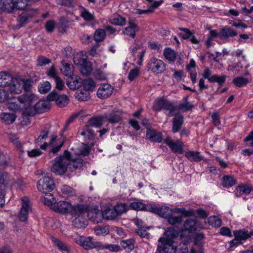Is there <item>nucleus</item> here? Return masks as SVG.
Listing matches in <instances>:
<instances>
[{
	"label": "nucleus",
	"mask_w": 253,
	"mask_h": 253,
	"mask_svg": "<svg viewBox=\"0 0 253 253\" xmlns=\"http://www.w3.org/2000/svg\"><path fill=\"white\" fill-rule=\"evenodd\" d=\"M179 229L174 227L168 228L165 232L166 238L161 237L159 240L158 251L160 253H178L177 247L174 246L173 239L177 237Z\"/></svg>",
	"instance_id": "nucleus-1"
},
{
	"label": "nucleus",
	"mask_w": 253,
	"mask_h": 253,
	"mask_svg": "<svg viewBox=\"0 0 253 253\" xmlns=\"http://www.w3.org/2000/svg\"><path fill=\"white\" fill-rule=\"evenodd\" d=\"M71 156V153L66 150L64 151V155L55 158L51 168V171L57 174H64L70 164Z\"/></svg>",
	"instance_id": "nucleus-2"
},
{
	"label": "nucleus",
	"mask_w": 253,
	"mask_h": 253,
	"mask_svg": "<svg viewBox=\"0 0 253 253\" xmlns=\"http://www.w3.org/2000/svg\"><path fill=\"white\" fill-rule=\"evenodd\" d=\"M32 86L30 80H25L20 78H13L9 86L10 92L14 94H20L24 89L28 91Z\"/></svg>",
	"instance_id": "nucleus-3"
},
{
	"label": "nucleus",
	"mask_w": 253,
	"mask_h": 253,
	"mask_svg": "<svg viewBox=\"0 0 253 253\" xmlns=\"http://www.w3.org/2000/svg\"><path fill=\"white\" fill-rule=\"evenodd\" d=\"M50 104L46 100H41L37 102L34 107H28L26 109V114L28 116H34L36 113H42L49 109Z\"/></svg>",
	"instance_id": "nucleus-4"
},
{
	"label": "nucleus",
	"mask_w": 253,
	"mask_h": 253,
	"mask_svg": "<svg viewBox=\"0 0 253 253\" xmlns=\"http://www.w3.org/2000/svg\"><path fill=\"white\" fill-rule=\"evenodd\" d=\"M55 187L53 180L49 176H43L37 182V188L39 191L50 192Z\"/></svg>",
	"instance_id": "nucleus-5"
},
{
	"label": "nucleus",
	"mask_w": 253,
	"mask_h": 253,
	"mask_svg": "<svg viewBox=\"0 0 253 253\" xmlns=\"http://www.w3.org/2000/svg\"><path fill=\"white\" fill-rule=\"evenodd\" d=\"M148 67L150 71L156 75L162 74L166 70V65L164 62L155 57L150 59Z\"/></svg>",
	"instance_id": "nucleus-6"
},
{
	"label": "nucleus",
	"mask_w": 253,
	"mask_h": 253,
	"mask_svg": "<svg viewBox=\"0 0 253 253\" xmlns=\"http://www.w3.org/2000/svg\"><path fill=\"white\" fill-rule=\"evenodd\" d=\"M164 142L174 153L182 154L183 152L184 144L182 141H174L170 137H168L164 140Z\"/></svg>",
	"instance_id": "nucleus-7"
},
{
	"label": "nucleus",
	"mask_w": 253,
	"mask_h": 253,
	"mask_svg": "<svg viewBox=\"0 0 253 253\" xmlns=\"http://www.w3.org/2000/svg\"><path fill=\"white\" fill-rule=\"evenodd\" d=\"M150 212L157 214L159 216L167 218L173 212V210L167 206H162L158 207L152 204V206L148 207Z\"/></svg>",
	"instance_id": "nucleus-8"
},
{
	"label": "nucleus",
	"mask_w": 253,
	"mask_h": 253,
	"mask_svg": "<svg viewBox=\"0 0 253 253\" xmlns=\"http://www.w3.org/2000/svg\"><path fill=\"white\" fill-rule=\"evenodd\" d=\"M22 206L19 214V218L21 221H25L28 219L29 212L31 211V204L27 197H23L21 199Z\"/></svg>",
	"instance_id": "nucleus-9"
},
{
	"label": "nucleus",
	"mask_w": 253,
	"mask_h": 253,
	"mask_svg": "<svg viewBox=\"0 0 253 253\" xmlns=\"http://www.w3.org/2000/svg\"><path fill=\"white\" fill-rule=\"evenodd\" d=\"M47 99L49 101H55L56 104L60 107L66 106L69 102V98L67 95H59L54 91L48 95Z\"/></svg>",
	"instance_id": "nucleus-10"
},
{
	"label": "nucleus",
	"mask_w": 253,
	"mask_h": 253,
	"mask_svg": "<svg viewBox=\"0 0 253 253\" xmlns=\"http://www.w3.org/2000/svg\"><path fill=\"white\" fill-rule=\"evenodd\" d=\"M105 120L111 124H116L120 122L122 118V112L120 110H114L107 112L103 115Z\"/></svg>",
	"instance_id": "nucleus-11"
},
{
	"label": "nucleus",
	"mask_w": 253,
	"mask_h": 253,
	"mask_svg": "<svg viewBox=\"0 0 253 253\" xmlns=\"http://www.w3.org/2000/svg\"><path fill=\"white\" fill-rule=\"evenodd\" d=\"M114 87L108 84H104L100 85L97 91V96L101 99L109 97L112 94Z\"/></svg>",
	"instance_id": "nucleus-12"
},
{
	"label": "nucleus",
	"mask_w": 253,
	"mask_h": 253,
	"mask_svg": "<svg viewBox=\"0 0 253 253\" xmlns=\"http://www.w3.org/2000/svg\"><path fill=\"white\" fill-rule=\"evenodd\" d=\"M36 96L32 93H27L19 96V99L21 101V103L26 114V109L28 107H32L31 105L36 100Z\"/></svg>",
	"instance_id": "nucleus-13"
},
{
	"label": "nucleus",
	"mask_w": 253,
	"mask_h": 253,
	"mask_svg": "<svg viewBox=\"0 0 253 253\" xmlns=\"http://www.w3.org/2000/svg\"><path fill=\"white\" fill-rule=\"evenodd\" d=\"M65 140L66 138L64 137H62L61 138L57 139L56 135H52L49 143V144L52 146L51 152L53 154L58 153L63 146Z\"/></svg>",
	"instance_id": "nucleus-14"
},
{
	"label": "nucleus",
	"mask_w": 253,
	"mask_h": 253,
	"mask_svg": "<svg viewBox=\"0 0 253 253\" xmlns=\"http://www.w3.org/2000/svg\"><path fill=\"white\" fill-rule=\"evenodd\" d=\"M37 13L36 9H30L23 12L19 14L17 20L20 24L23 25L28 23L29 20L34 16Z\"/></svg>",
	"instance_id": "nucleus-15"
},
{
	"label": "nucleus",
	"mask_w": 253,
	"mask_h": 253,
	"mask_svg": "<svg viewBox=\"0 0 253 253\" xmlns=\"http://www.w3.org/2000/svg\"><path fill=\"white\" fill-rule=\"evenodd\" d=\"M52 210L61 213H68L72 211V206L69 202L60 201L54 204Z\"/></svg>",
	"instance_id": "nucleus-16"
},
{
	"label": "nucleus",
	"mask_w": 253,
	"mask_h": 253,
	"mask_svg": "<svg viewBox=\"0 0 253 253\" xmlns=\"http://www.w3.org/2000/svg\"><path fill=\"white\" fill-rule=\"evenodd\" d=\"M235 239L231 241V244H237L241 241H245L250 238L251 236L250 232L245 229L234 231Z\"/></svg>",
	"instance_id": "nucleus-17"
},
{
	"label": "nucleus",
	"mask_w": 253,
	"mask_h": 253,
	"mask_svg": "<svg viewBox=\"0 0 253 253\" xmlns=\"http://www.w3.org/2000/svg\"><path fill=\"white\" fill-rule=\"evenodd\" d=\"M87 216L89 220L96 223L101 222L103 219L102 211L96 209H89Z\"/></svg>",
	"instance_id": "nucleus-18"
},
{
	"label": "nucleus",
	"mask_w": 253,
	"mask_h": 253,
	"mask_svg": "<svg viewBox=\"0 0 253 253\" xmlns=\"http://www.w3.org/2000/svg\"><path fill=\"white\" fill-rule=\"evenodd\" d=\"M146 137L151 142L160 143L163 140L162 133L154 129H148L146 133Z\"/></svg>",
	"instance_id": "nucleus-19"
},
{
	"label": "nucleus",
	"mask_w": 253,
	"mask_h": 253,
	"mask_svg": "<svg viewBox=\"0 0 253 253\" xmlns=\"http://www.w3.org/2000/svg\"><path fill=\"white\" fill-rule=\"evenodd\" d=\"M73 25H74L73 20H70L67 17L62 16L59 20L58 28L60 32H66L70 26Z\"/></svg>",
	"instance_id": "nucleus-20"
},
{
	"label": "nucleus",
	"mask_w": 253,
	"mask_h": 253,
	"mask_svg": "<svg viewBox=\"0 0 253 253\" xmlns=\"http://www.w3.org/2000/svg\"><path fill=\"white\" fill-rule=\"evenodd\" d=\"M89 207L86 205H77L72 207V214L73 216H85L87 213L88 215V211Z\"/></svg>",
	"instance_id": "nucleus-21"
},
{
	"label": "nucleus",
	"mask_w": 253,
	"mask_h": 253,
	"mask_svg": "<svg viewBox=\"0 0 253 253\" xmlns=\"http://www.w3.org/2000/svg\"><path fill=\"white\" fill-rule=\"evenodd\" d=\"M174 116L171 131L175 133L180 129L183 124L184 119L183 116L179 113L175 114Z\"/></svg>",
	"instance_id": "nucleus-22"
},
{
	"label": "nucleus",
	"mask_w": 253,
	"mask_h": 253,
	"mask_svg": "<svg viewBox=\"0 0 253 253\" xmlns=\"http://www.w3.org/2000/svg\"><path fill=\"white\" fill-rule=\"evenodd\" d=\"M237 35L236 31L230 27H225L221 29L219 32V38L222 40H228L230 37H233Z\"/></svg>",
	"instance_id": "nucleus-23"
},
{
	"label": "nucleus",
	"mask_w": 253,
	"mask_h": 253,
	"mask_svg": "<svg viewBox=\"0 0 253 253\" xmlns=\"http://www.w3.org/2000/svg\"><path fill=\"white\" fill-rule=\"evenodd\" d=\"M138 30L139 28L137 25L134 22L130 20L128 22V26L125 28L123 33L132 38H134L135 33Z\"/></svg>",
	"instance_id": "nucleus-24"
},
{
	"label": "nucleus",
	"mask_w": 253,
	"mask_h": 253,
	"mask_svg": "<svg viewBox=\"0 0 253 253\" xmlns=\"http://www.w3.org/2000/svg\"><path fill=\"white\" fill-rule=\"evenodd\" d=\"M253 190V187L247 184H241L239 185L235 189L234 194L237 197H240L243 194H249Z\"/></svg>",
	"instance_id": "nucleus-25"
},
{
	"label": "nucleus",
	"mask_w": 253,
	"mask_h": 253,
	"mask_svg": "<svg viewBox=\"0 0 253 253\" xmlns=\"http://www.w3.org/2000/svg\"><path fill=\"white\" fill-rule=\"evenodd\" d=\"M81 135L84 137V140L86 142L93 140L95 136L94 131L88 126L83 127L81 132Z\"/></svg>",
	"instance_id": "nucleus-26"
},
{
	"label": "nucleus",
	"mask_w": 253,
	"mask_h": 253,
	"mask_svg": "<svg viewBox=\"0 0 253 253\" xmlns=\"http://www.w3.org/2000/svg\"><path fill=\"white\" fill-rule=\"evenodd\" d=\"M13 78L10 74L4 72H0V86H9L11 84Z\"/></svg>",
	"instance_id": "nucleus-27"
},
{
	"label": "nucleus",
	"mask_w": 253,
	"mask_h": 253,
	"mask_svg": "<svg viewBox=\"0 0 253 253\" xmlns=\"http://www.w3.org/2000/svg\"><path fill=\"white\" fill-rule=\"evenodd\" d=\"M16 117L14 113H2L0 115V120L5 125H10L14 122Z\"/></svg>",
	"instance_id": "nucleus-28"
},
{
	"label": "nucleus",
	"mask_w": 253,
	"mask_h": 253,
	"mask_svg": "<svg viewBox=\"0 0 253 253\" xmlns=\"http://www.w3.org/2000/svg\"><path fill=\"white\" fill-rule=\"evenodd\" d=\"M44 195L43 196L42 199V202L44 205L49 207L52 209L54 204H56V200L53 194L50 193V192H43Z\"/></svg>",
	"instance_id": "nucleus-29"
},
{
	"label": "nucleus",
	"mask_w": 253,
	"mask_h": 253,
	"mask_svg": "<svg viewBox=\"0 0 253 253\" xmlns=\"http://www.w3.org/2000/svg\"><path fill=\"white\" fill-rule=\"evenodd\" d=\"M152 204L145 205L141 202H134L129 205V209L136 211H150L148 207L150 208Z\"/></svg>",
	"instance_id": "nucleus-30"
},
{
	"label": "nucleus",
	"mask_w": 253,
	"mask_h": 253,
	"mask_svg": "<svg viewBox=\"0 0 253 253\" xmlns=\"http://www.w3.org/2000/svg\"><path fill=\"white\" fill-rule=\"evenodd\" d=\"M185 156L191 162H198L203 159V157L198 151H188L185 152Z\"/></svg>",
	"instance_id": "nucleus-31"
},
{
	"label": "nucleus",
	"mask_w": 253,
	"mask_h": 253,
	"mask_svg": "<svg viewBox=\"0 0 253 253\" xmlns=\"http://www.w3.org/2000/svg\"><path fill=\"white\" fill-rule=\"evenodd\" d=\"M0 11L11 12L14 10L13 0H0Z\"/></svg>",
	"instance_id": "nucleus-32"
},
{
	"label": "nucleus",
	"mask_w": 253,
	"mask_h": 253,
	"mask_svg": "<svg viewBox=\"0 0 253 253\" xmlns=\"http://www.w3.org/2000/svg\"><path fill=\"white\" fill-rule=\"evenodd\" d=\"M61 64L62 65V67L60 69L61 73L66 76H71L74 72L73 65L64 61H62Z\"/></svg>",
	"instance_id": "nucleus-33"
},
{
	"label": "nucleus",
	"mask_w": 253,
	"mask_h": 253,
	"mask_svg": "<svg viewBox=\"0 0 253 253\" xmlns=\"http://www.w3.org/2000/svg\"><path fill=\"white\" fill-rule=\"evenodd\" d=\"M236 183V179L233 176L226 175L222 177L221 179V184L225 188L231 187Z\"/></svg>",
	"instance_id": "nucleus-34"
},
{
	"label": "nucleus",
	"mask_w": 253,
	"mask_h": 253,
	"mask_svg": "<svg viewBox=\"0 0 253 253\" xmlns=\"http://www.w3.org/2000/svg\"><path fill=\"white\" fill-rule=\"evenodd\" d=\"M8 105V108L12 110L17 111L20 109H24L21 101L19 99V96L10 99Z\"/></svg>",
	"instance_id": "nucleus-35"
},
{
	"label": "nucleus",
	"mask_w": 253,
	"mask_h": 253,
	"mask_svg": "<svg viewBox=\"0 0 253 253\" xmlns=\"http://www.w3.org/2000/svg\"><path fill=\"white\" fill-rule=\"evenodd\" d=\"M135 240L133 239L123 240L121 242V246L127 253L130 252L134 248Z\"/></svg>",
	"instance_id": "nucleus-36"
},
{
	"label": "nucleus",
	"mask_w": 253,
	"mask_h": 253,
	"mask_svg": "<svg viewBox=\"0 0 253 253\" xmlns=\"http://www.w3.org/2000/svg\"><path fill=\"white\" fill-rule=\"evenodd\" d=\"M75 219L73 221V225L78 228L84 227L87 224L85 216H74Z\"/></svg>",
	"instance_id": "nucleus-37"
},
{
	"label": "nucleus",
	"mask_w": 253,
	"mask_h": 253,
	"mask_svg": "<svg viewBox=\"0 0 253 253\" xmlns=\"http://www.w3.org/2000/svg\"><path fill=\"white\" fill-rule=\"evenodd\" d=\"M105 121L103 115L102 116H96L90 118L88 120L89 126L96 127H101Z\"/></svg>",
	"instance_id": "nucleus-38"
},
{
	"label": "nucleus",
	"mask_w": 253,
	"mask_h": 253,
	"mask_svg": "<svg viewBox=\"0 0 253 253\" xmlns=\"http://www.w3.org/2000/svg\"><path fill=\"white\" fill-rule=\"evenodd\" d=\"M110 21L113 25L123 26L125 24L126 20L125 18L122 17L117 13H115L111 17Z\"/></svg>",
	"instance_id": "nucleus-39"
},
{
	"label": "nucleus",
	"mask_w": 253,
	"mask_h": 253,
	"mask_svg": "<svg viewBox=\"0 0 253 253\" xmlns=\"http://www.w3.org/2000/svg\"><path fill=\"white\" fill-rule=\"evenodd\" d=\"M103 212V218L107 220H113L115 219L117 216V213L114 208L113 209H107Z\"/></svg>",
	"instance_id": "nucleus-40"
},
{
	"label": "nucleus",
	"mask_w": 253,
	"mask_h": 253,
	"mask_svg": "<svg viewBox=\"0 0 253 253\" xmlns=\"http://www.w3.org/2000/svg\"><path fill=\"white\" fill-rule=\"evenodd\" d=\"M193 107V104L188 101L187 97H184L182 100V102L178 106V110L182 112H187L191 110Z\"/></svg>",
	"instance_id": "nucleus-41"
},
{
	"label": "nucleus",
	"mask_w": 253,
	"mask_h": 253,
	"mask_svg": "<svg viewBox=\"0 0 253 253\" xmlns=\"http://www.w3.org/2000/svg\"><path fill=\"white\" fill-rule=\"evenodd\" d=\"M8 138L10 141L16 146L21 153H24V150L22 148V144L21 143L17 135L13 133H10L8 134Z\"/></svg>",
	"instance_id": "nucleus-42"
},
{
	"label": "nucleus",
	"mask_w": 253,
	"mask_h": 253,
	"mask_svg": "<svg viewBox=\"0 0 253 253\" xmlns=\"http://www.w3.org/2000/svg\"><path fill=\"white\" fill-rule=\"evenodd\" d=\"M232 82L236 86L242 87L246 86L249 83V80L244 77L239 76L234 78Z\"/></svg>",
	"instance_id": "nucleus-43"
},
{
	"label": "nucleus",
	"mask_w": 253,
	"mask_h": 253,
	"mask_svg": "<svg viewBox=\"0 0 253 253\" xmlns=\"http://www.w3.org/2000/svg\"><path fill=\"white\" fill-rule=\"evenodd\" d=\"M97 243L92 241V238L90 237H84L83 247L85 250H89L98 247Z\"/></svg>",
	"instance_id": "nucleus-44"
},
{
	"label": "nucleus",
	"mask_w": 253,
	"mask_h": 253,
	"mask_svg": "<svg viewBox=\"0 0 253 253\" xmlns=\"http://www.w3.org/2000/svg\"><path fill=\"white\" fill-rule=\"evenodd\" d=\"M92 71V64L88 61H84L81 67L82 74L85 76L89 75Z\"/></svg>",
	"instance_id": "nucleus-45"
},
{
	"label": "nucleus",
	"mask_w": 253,
	"mask_h": 253,
	"mask_svg": "<svg viewBox=\"0 0 253 253\" xmlns=\"http://www.w3.org/2000/svg\"><path fill=\"white\" fill-rule=\"evenodd\" d=\"M82 82L80 78H71L67 82V84L71 89L79 88L81 86Z\"/></svg>",
	"instance_id": "nucleus-46"
},
{
	"label": "nucleus",
	"mask_w": 253,
	"mask_h": 253,
	"mask_svg": "<svg viewBox=\"0 0 253 253\" xmlns=\"http://www.w3.org/2000/svg\"><path fill=\"white\" fill-rule=\"evenodd\" d=\"M80 15L86 21L91 22L95 20L94 12H90L84 8H83Z\"/></svg>",
	"instance_id": "nucleus-47"
},
{
	"label": "nucleus",
	"mask_w": 253,
	"mask_h": 253,
	"mask_svg": "<svg viewBox=\"0 0 253 253\" xmlns=\"http://www.w3.org/2000/svg\"><path fill=\"white\" fill-rule=\"evenodd\" d=\"M51 239L59 250L68 253L69 252V247L64 242L52 236L51 237Z\"/></svg>",
	"instance_id": "nucleus-48"
},
{
	"label": "nucleus",
	"mask_w": 253,
	"mask_h": 253,
	"mask_svg": "<svg viewBox=\"0 0 253 253\" xmlns=\"http://www.w3.org/2000/svg\"><path fill=\"white\" fill-rule=\"evenodd\" d=\"M114 209L118 216L126 212L129 209V207L126 203H119L114 207Z\"/></svg>",
	"instance_id": "nucleus-49"
},
{
	"label": "nucleus",
	"mask_w": 253,
	"mask_h": 253,
	"mask_svg": "<svg viewBox=\"0 0 253 253\" xmlns=\"http://www.w3.org/2000/svg\"><path fill=\"white\" fill-rule=\"evenodd\" d=\"M163 54L165 57L169 61H174L176 57L175 52L170 48L165 49Z\"/></svg>",
	"instance_id": "nucleus-50"
},
{
	"label": "nucleus",
	"mask_w": 253,
	"mask_h": 253,
	"mask_svg": "<svg viewBox=\"0 0 253 253\" xmlns=\"http://www.w3.org/2000/svg\"><path fill=\"white\" fill-rule=\"evenodd\" d=\"M75 97L79 101H85L89 98V93L87 90H80L76 93Z\"/></svg>",
	"instance_id": "nucleus-51"
},
{
	"label": "nucleus",
	"mask_w": 253,
	"mask_h": 253,
	"mask_svg": "<svg viewBox=\"0 0 253 253\" xmlns=\"http://www.w3.org/2000/svg\"><path fill=\"white\" fill-rule=\"evenodd\" d=\"M167 219H168V222L172 225H178L180 224L182 221V216L181 215L174 216L172 214Z\"/></svg>",
	"instance_id": "nucleus-52"
},
{
	"label": "nucleus",
	"mask_w": 253,
	"mask_h": 253,
	"mask_svg": "<svg viewBox=\"0 0 253 253\" xmlns=\"http://www.w3.org/2000/svg\"><path fill=\"white\" fill-rule=\"evenodd\" d=\"M14 8L19 10L24 9L30 2L29 0H13Z\"/></svg>",
	"instance_id": "nucleus-53"
},
{
	"label": "nucleus",
	"mask_w": 253,
	"mask_h": 253,
	"mask_svg": "<svg viewBox=\"0 0 253 253\" xmlns=\"http://www.w3.org/2000/svg\"><path fill=\"white\" fill-rule=\"evenodd\" d=\"M243 66L240 61H238L235 64L229 65L227 68L228 71H231L235 75L238 74L242 71Z\"/></svg>",
	"instance_id": "nucleus-54"
},
{
	"label": "nucleus",
	"mask_w": 253,
	"mask_h": 253,
	"mask_svg": "<svg viewBox=\"0 0 253 253\" xmlns=\"http://www.w3.org/2000/svg\"><path fill=\"white\" fill-rule=\"evenodd\" d=\"M208 223L214 227H219L221 225V220L217 216H211L208 218Z\"/></svg>",
	"instance_id": "nucleus-55"
},
{
	"label": "nucleus",
	"mask_w": 253,
	"mask_h": 253,
	"mask_svg": "<svg viewBox=\"0 0 253 253\" xmlns=\"http://www.w3.org/2000/svg\"><path fill=\"white\" fill-rule=\"evenodd\" d=\"M83 84L85 90H92L95 87V83L91 79H86L83 81Z\"/></svg>",
	"instance_id": "nucleus-56"
},
{
	"label": "nucleus",
	"mask_w": 253,
	"mask_h": 253,
	"mask_svg": "<svg viewBox=\"0 0 253 253\" xmlns=\"http://www.w3.org/2000/svg\"><path fill=\"white\" fill-rule=\"evenodd\" d=\"M196 222L194 219L187 220L184 223L183 226L185 230L189 231H193L196 230Z\"/></svg>",
	"instance_id": "nucleus-57"
},
{
	"label": "nucleus",
	"mask_w": 253,
	"mask_h": 253,
	"mask_svg": "<svg viewBox=\"0 0 253 253\" xmlns=\"http://www.w3.org/2000/svg\"><path fill=\"white\" fill-rule=\"evenodd\" d=\"M163 109L167 111H169L168 114H167V115L169 116H173L175 115L174 114V112L176 110V108L172 103L167 100Z\"/></svg>",
	"instance_id": "nucleus-58"
},
{
	"label": "nucleus",
	"mask_w": 253,
	"mask_h": 253,
	"mask_svg": "<svg viewBox=\"0 0 253 253\" xmlns=\"http://www.w3.org/2000/svg\"><path fill=\"white\" fill-rule=\"evenodd\" d=\"M105 36L106 33L105 31L103 29H98L95 31L94 34V39L97 42H101L105 38Z\"/></svg>",
	"instance_id": "nucleus-59"
},
{
	"label": "nucleus",
	"mask_w": 253,
	"mask_h": 253,
	"mask_svg": "<svg viewBox=\"0 0 253 253\" xmlns=\"http://www.w3.org/2000/svg\"><path fill=\"white\" fill-rule=\"evenodd\" d=\"M51 88V85L49 82L45 81L41 83L39 86V91L41 93H47Z\"/></svg>",
	"instance_id": "nucleus-60"
},
{
	"label": "nucleus",
	"mask_w": 253,
	"mask_h": 253,
	"mask_svg": "<svg viewBox=\"0 0 253 253\" xmlns=\"http://www.w3.org/2000/svg\"><path fill=\"white\" fill-rule=\"evenodd\" d=\"M96 235H107L110 231L109 227L108 226H99L96 228L94 230Z\"/></svg>",
	"instance_id": "nucleus-61"
},
{
	"label": "nucleus",
	"mask_w": 253,
	"mask_h": 253,
	"mask_svg": "<svg viewBox=\"0 0 253 253\" xmlns=\"http://www.w3.org/2000/svg\"><path fill=\"white\" fill-rule=\"evenodd\" d=\"M167 101V100L162 98L157 100L153 106L154 109L156 111L163 109Z\"/></svg>",
	"instance_id": "nucleus-62"
},
{
	"label": "nucleus",
	"mask_w": 253,
	"mask_h": 253,
	"mask_svg": "<svg viewBox=\"0 0 253 253\" xmlns=\"http://www.w3.org/2000/svg\"><path fill=\"white\" fill-rule=\"evenodd\" d=\"M61 191L65 197L71 196L75 194V191L73 188L67 185H63L61 188Z\"/></svg>",
	"instance_id": "nucleus-63"
},
{
	"label": "nucleus",
	"mask_w": 253,
	"mask_h": 253,
	"mask_svg": "<svg viewBox=\"0 0 253 253\" xmlns=\"http://www.w3.org/2000/svg\"><path fill=\"white\" fill-rule=\"evenodd\" d=\"M51 62V60L43 56L40 55L37 58V65L38 66H43L48 65Z\"/></svg>",
	"instance_id": "nucleus-64"
}]
</instances>
